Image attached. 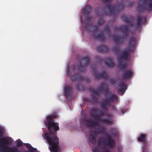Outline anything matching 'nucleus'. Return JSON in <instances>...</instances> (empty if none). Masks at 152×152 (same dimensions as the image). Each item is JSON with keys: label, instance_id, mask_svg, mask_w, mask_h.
<instances>
[{"label": "nucleus", "instance_id": "nucleus-1", "mask_svg": "<svg viewBox=\"0 0 152 152\" xmlns=\"http://www.w3.org/2000/svg\"><path fill=\"white\" fill-rule=\"evenodd\" d=\"M56 117V116L54 114L47 117L45 124L48 132L42 135L50 145V150L51 152H58L59 139L55 134L59 130V127L58 124L55 122L54 119Z\"/></svg>", "mask_w": 152, "mask_h": 152}, {"label": "nucleus", "instance_id": "nucleus-2", "mask_svg": "<svg viewBox=\"0 0 152 152\" xmlns=\"http://www.w3.org/2000/svg\"><path fill=\"white\" fill-rule=\"evenodd\" d=\"M136 40L134 37H132L130 38L129 44V48L126 49L125 50L122 51L121 54L117 57L118 61V67L120 69H125V62L128 61L129 57V53L132 52L134 47Z\"/></svg>", "mask_w": 152, "mask_h": 152}, {"label": "nucleus", "instance_id": "nucleus-3", "mask_svg": "<svg viewBox=\"0 0 152 152\" xmlns=\"http://www.w3.org/2000/svg\"><path fill=\"white\" fill-rule=\"evenodd\" d=\"M92 21L91 17H87L85 19L86 25L85 27L88 30L94 32L95 39L103 41L104 37V34H102V31H100L99 33H97V31L99 30L98 29L99 26L97 25H91V24L92 23Z\"/></svg>", "mask_w": 152, "mask_h": 152}, {"label": "nucleus", "instance_id": "nucleus-4", "mask_svg": "<svg viewBox=\"0 0 152 152\" xmlns=\"http://www.w3.org/2000/svg\"><path fill=\"white\" fill-rule=\"evenodd\" d=\"M122 18L124 21H125L127 24H129L130 26H136V27L139 30H140V28L142 27V25H144L146 23V19L145 18L141 17L139 15L137 16L136 25H133V22L130 20L131 19V18H129L128 17L125 16H123Z\"/></svg>", "mask_w": 152, "mask_h": 152}, {"label": "nucleus", "instance_id": "nucleus-5", "mask_svg": "<svg viewBox=\"0 0 152 152\" xmlns=\"http://www.w3.org/2000/svg\"><path fill=\"white\" fill-rule=\"evenodd\" d=\"M115 101L117 102L116 95L113 94L106 96L100 103L101 107L103 110L106 111L110 107L111 103Z\"/></svg>", "mask_w": 152, "mask_h": 152}, {"label": "nucleus", "instance_id": "nucleus-6", "mask_svg": "<svg viewBox=\"0 0 152 152\" xmlns=\"http://www.w3.org/2000/svg\"><path fill=\"white\" fill-rule=\"evenodd\" d=\"M88 89L89 91L93 93L91 95V98L94 101L97 100V97L99 95L101 91H103L107 93H108V88L104 83H103L101 86H99V88L97 90H95L93 88L90 87L88 88Z\"/></svg>", "mask_w": 152, "mask_h": 152}, {"label": "nucleus", "instance_id": "nucleus-7", "mask_svg": "<svg viewBox=\"0 0 152 152\" xmlns=\"http://www.w3.org/2000/svg\"><path fill=\"white\" fill-rule=\"evenodd\" d=\"M104 137L99 138L98 139L99 145L102 147H105L107 144L108 147L110 148H113L115 145V142L112 137L109 134L106 135V138L105 141H104Z\"/></svg>", "mask_w": 152, "mask_h": 152}, {"label": "nucleus", "instance_id": "nucleus-8", "mask_svg": "<svg viewBox=\"0 0 152 152\" xmlns=\"http://www.w3.org/2000/svg\"><path fill=\"white\" fill-rule=\"evenodd\" d=\"M123 7V6L121 4H115L112 6L110 4H108L106 6L107 11L106 14L107 15H115L121 11Z\"/></svg>", "mask_w": 152, "mask_h": 152}, {"label": "nucleus", "instance_id": "nucleus-9", "mask_svg": "<svg viewBox=\"0 0 152 152\" xmlns=\"http://www.w3.org/2000/svg\"><path fill=\"white\" fill-rule=\"evenodd\" d=\"M94 113L92 112L91 113V116L95 118L96 121H100L102 122L103 124L106 125L110 124L113 123V116L111 114L109 113H107L105 114V115H106L108 118H104L101 119L100 117L97 115H94Z\"/></svg>", "mask_w": 152, "mask_h": 152}, {"label": "nucleus", "instance_id": "nucleus-10", "mask_svg": "<svg viewBox=\"0 0 152 152\" xmlns=\"http://www.w3.org/2000/svg\"><path fill=\"white\" fill-rule=\"evenodd\" d=\"M138 7V10L140 12L146 9L152 11V0H140Z\"/></svg>", "mask_w": 152, "mask_h": 152}, {"label": "nucleus", "instance_id": "nucleus-11", "mask_svg": "<svg viewBox=\"0 0 152 152\" xmlns=\"http://www.w3.org/2000/svg\"><path fill=\"white\" fill-rule=\"evenodd\" d=\"M90 58L88 57H86L82 58L79 64H77L78 70L81 72H83L85 67L88 66L90 63Z\"/></svg>", "mask_w": 152, "mask_h": 152}, {"label": "nucleus", "instance_id": "nucleus-12", "mask_svg": "<svg viewBox=\"0 0 152 152\" xmlns=\"http://www.w3.org/2000/svg\"><path fill=\"white\" fill-rule=\"evenodd\" d=\"M71 79L72 80H85L87 83H89L91 81L90 79L88 78H85L80 72L74 75Z\"/></svg>", "mask_w": 152, "mask_h": 152}, {"label": "nucleus", "instance_id": "nucleus-13", "mask_svg": "<svg viewBox=\"0 0 152 152\" xmlns=\"http://www.w3.org/2000/svg\"><path fill=\"white\" fill-rule=\"evenodd\" d=\"M115 31H121L124 33V36L126 38L129 33V29L128 26L125 25L121 26L120 28H114Z\"/></svg>", "mask_w": 152, "mask_h": 152}, {"label": "nucleus", "instance_id": "nucleus-14", "mask_svg": "<svg viewBox=\"0 0 152 152\" xmlns=\"http://www.w3.org/2000/svg\"><path fill=\"white\" fill-rule=\"evenodd\" d=\"M2 137V136L0 137V146L4 148H6L11 142L8 139V137Z\"/></svg>", "mask_w": 152, "mask_h": 152}, {"label": "nucleus", "instance_id": "nucleus-15", "mask_svg": "<svg viewBox=\"0 0 152 152\" xmlns=\"http://www.w3.org/2000/svg\"><path fill=\"white\" fill-rule=\"evenodd\" d=\"M4 149H1L0 152H20V151L17 147H13L10 148L6 147Z\"/></svg>", "mask_w": 152, "mask_h": 152}, {"label": "nucleus", "instance_id": "nucleus-16", "mask_svg": "<svg viewBox=\"0 0 152 152\" xmlns=\"http://www.w3.org/2000/svg\"><path fill=\"white\" fill-rule=\"evenodd\" d=\"M107 77L108 75L107 72L104 71L100 73L96 74L94 79L95 80H99L101 78L106 80Z\"/></svg>", "mask_w": 152, "mask_h": 152}, {"label": "nucleus", "instance_id": "nucleus-17", "mask_svg": "<svg viewBox=\"0 0 152 152\" xmlns=\"http://www.w3.org/2000/svg\"><path fill=\"white\" fill-rule=\"evenodd\" d=\"M64 91L65 93V96L67 99H69V98L71 97L72 89L70 86H66L65 87Z\"/></svg>", "mask_w": 152, "mask_h": 152}, {"label": "nucleus", "instance_id": "nucleus-18", "mask_svg": "<svg viewBox=\"0 0 152 152\" xmlns=\"http://www.w3.org/2000/svg\"><path fill=\"white\" fill-rule=\"evenodd\" d=\"M113 40L118 44H121L124 41V38L121 35H115L113 37Z\"/></svg>", "mask_w": 152, "mask_h": 152}, {"label": "nucleus", "instance_id": "nucleus-19", "mask_svg": "<svg viewBox=\"0 0 152 152\" xmlns=\"http://www.w3.org/2000/svg\"><path fill=\"white\" fill-rule=\"evenodd\" d=\"M126 89V88L125 85L123 83H121L118 89V94L119 95H123Z\"/></svg>", "mask_w": 152, "mask_h": 152}, {"label": "nucleus", "instance_id": "nucleus-20", "mask_svg": "<svg viewBox=\"0 0 152 152\" xmlns=\"http://www.w3.org/2000/svg\"><path fill=\"white\" fill-rule=\"evenodd\" d=\"M132 75V72L130 70L124 71L123 73L122 77L123 79L130 78Z\"/></svg>", "mask_w": 152, "mask_h": 152}, {"label": "nucleus", "instance_id": "nucleus-21", "mask_svg": "<svg viewBox=\"0 0 152 152\" xmlns=\"http://www.w3.org/2000/svg\"><path fill=\"white\" fill-rule=\"evenodd\" d=\"M97 51L99 52L105 53L109 50L108 47L105 45H102L97 48Z\"/></svg>", "mask_w": 152, "mask_h": 152}, {"label": "nucleus", "instance_id": "nucleus-22", "mask_svg": "<svg viewBox=\"0 0 152 152\" xmlns=\"http://www.w3.org/2000/svg\"><path fill=\"white\" fill-rule=\"evenodd\" d=\"M105 64L109 67H112L115 66V63L113 61V60L110 58H108L104 60Z\"/></svg>", "mask_w": 152, "mask_h": 152}, {"label": "nucleus", "instance_id": "nucleus-23", "mask_svg": "<svg viewBox=\"0 0 152 152\" xmlns=\"http://www.w3.org/2000/svg\"><path fill=\"white\" fill-rule=\"evenodd\" d=\"M92 112L94 113L95 114H97L99 115V116H102L104 115L106 116L105 115V114L106 113H104L101 112V110L99 109H93L92 110Z\"/></svg>", "mask_w": 152, "mask_h": 152}, {"label": "nucleus", "instance_id": "nucleus-24", "mask_svg": "<svg viewBox=\"0 0 152 152\" xmlns=\"http://www.w3.org/2000/svg\"><path fill=\"white\" fill-rule=\"evenodd\" d=\"M24 145L28 148L29 150L33 152H37V149L36 148H33L30 144L26 143L24 144Z\"/></svg>", "mask_w": 152, "mask_h": 152}, {"label": "nucleus", "instance_id": "nucleus-25", "mask_svg": "<svg viewBox=\"0 0 152 152\" xmlns=\"http://www.w3.org/2000/svg\"><path fill=\"white\" fill-rule=\"evenodd\" d=\"M76 66L75 65H72V69L71 70V72H70V71L69 70V67H68L67 68V74L70 75H71L72 74V72L73 73L75 71V69H76Z\"/></svg>", "mask_w": 152, "mask_h": 152}, {"label": "nucleus", "instance_id": "nucleus-26", "mask_svg": "<svg viewBox=\"0 0 152 152\" xmlns=\"http://www.w3.org/2000/svg\"><path fill=\"white\" fill-rule=\"evenodd\" d=\"M145 136L144 134H141L140 135L137 140L138 141L141 142H144L145 141Z\"/></svg>", "mask_w": 152, "mask_h": 152}, {"label": "nucleus", "instance_id": "nucleus-27", "mask_svg": "<svg viewBox=\"0 0 152 152\" xmlns=\"http://www.w3.org/2000/svg\"><path fill=\"white\" fill-rule=\"evenodd\" d=\"M92 150L93 152H110L109 150L107 149H105L102 152L100 151L96 147L93 148H92Z\"/></svg>", "mask_w": 152, "mask_h": 152}, {"label": "nucleus", "instance_id": "nucleus-28", "mask_svg": "<svg viewBox=\"0 0 152 152\" xmlns=\"http://www.w3.org/2000/svg\"><path fill=\"white\" fill-rule=\"evenodd\" d=\"M104 30L106 31V34L107 37H109L110 36V31L108 26H106L104 27Z\"/></svg>", "mask_w": 152, "mask_h": 152}, {"label": "nucleus", "instance_id": "nucleus-29", "mask_svg": "<svg viewBox=\"0 0 152 152\" xmlns=\"http://www.w3.org/2000/svg\"><path fill=\"white\" fill-rule=\"evenodd\" d=\"M89 139L91 142L93 144H94L95 142V137L92 134H90L89 137Z\"/></svg>", "mask_w": 152, "mask_h": 152}, {"label": "nucleus", "instance_id": "nucleus-30", "mask_svg": "<svg viewBox=\"0 0 152 152\" xmlns=\"http://www.w3.org/2000/svg\"><path fill=\"white\" fill-rule=\"evenodd\" d=\"M92 121L91 120H86L85 122V125L88 126H92Z\"/></svg>", "mask_w": 152, "mask_h": 152}, {"label": "nucleus", "instance_id": "nucleus-31", "mask_svg": "<svg viewBox=\"0 0 152 152\" xmlns=\"http://www.w3.org/2000/svg\"><path fill=\"white\" fill-rule=\"evenodd\" d=\"M104 128L100 126V127H98L96 128V131L98 133H101L104 132Z\"/></svg>", "mask_w": 152, "mask_h": 152}, {"label": "nucleus", "instance_id": "nucleus-32", "mask_svg": "<svg viewBox=\"0 0 152 152\" xmlns=\"http://www.w3.org/2000/svg\"><path fill=\"white\" fill-rule=\"evenodd\" d=\"M111 133L113 136H117L118 133L116 129H111Z\"/></svg>", "mask_w": 152, "mask_h": 152}, {"label": "nucleus", "instance_id": "nucleus-33", "mask_svg": "<svg viewBox=\"0 0 152 152\" xmlns=\"http://www.w3.org/2000/svg\"><path fill=\"white\" fill-rule=\"evenodd\" d=\"M89 12L88 7L86 6L84 9L83 13L85 14L88 15L89 14Z\"/></svg>", "mask_w": 152, "mask_h": 152}, {"label": "nucleus", "instance_id": "nucleus-34", "mask_svg": "<svg viewBox=\"0 0 152 152\" xmlns=\"http://www.w3.org/2000/svg\"><path fill=\"white\" fill-rule=\"evenodd\" d=\"M23 145V142L20 140L18 139V140L17 142V147L18 148V147H20Z\"/></svg>", "mask_w": 152, "mask_h": 152}, {"label": "nucleus", "instance_id": "nucleus-35", "mask_svg": "<svg viewBox=\"0 0 152 152\" xmlns=\"http://www.w3.org/2000/svg\"><path fill=\"white\" fill-rule=\"evenodd\" d=\"M113 50L115 53L118 54L120 51V49L119 48L117 47H115L113 48Z\"/></svg>", "mask_w": 152, "mask_h": 152}, {"label": "nucleus", "instance_id": "nucleus-36", "mask_svg": "<svg viewBox=\"0 0 152 152\" xmlns=\"http://www.w3.org/2000/svg\"><path fill=\"white\" fill-rule=\"evenodd\" d=\"M98 24L99 25H101L102 23H104V21L102 18H99L97 20Z\"/></svg>", "mask_w": 152, "mask_h": 152}, {"label": "nucleus", "instance_id": "nucleus-37", "mask_svg": "<svg viewBox=\"0 0 152 152\" xmlns=\"http://www.w3.org/2000/svg\"><path fill=\"white\" fill-rule=\"evenodd\" d=\"M116 81L114 79H111L110 80V83L112 84L114 86L116 85L115 84Z\"/></svg>", "mask_w": 152, "mask_h": 152}, {"label": "nucleus", "instance_id": "nucleus-38", "mask_svg": "<svg viewBox=\"0 0 152 152\" xmlns=\"http://www.w3.org/2000/svg\"><path fill=\"white\" fill-rule=\"evenodd\" d=\"M4 132V128L0 127V137L3 136Z\"/></svg>", "mask_w": 152, "mask_h": 152}, {"label": "nucleus", "instance_id": "nucleus-39", "mask_svg": "<svg viewBox=\"0 0 152 152\" xmlns=\"http://www.w3.org/2000/svg\"><path fill=\"white\" fill-rule=\"evenodd\" d=\"M92 126H96V127H100V125L98 124L97 121H92Z\"/></svg>", "mask_w": 152, "mask_h": 152}, {"label": "nucleus", "instance_id": "nucleus-40", "mask_svg": "<svg viewBox=\"0 0 152 152\" xmlns=\"http://www.w3.org/2000/svg\"><path fill=\"white\" fill-rule=\"evenodd\" d=\"M92 67L91 66V68L93 69V73L95 74V71H94V70L95 69L96 66L95 65V64H93L92 65Z\"/></svg>", "mask_w": 152, "mask_h": 152}, {"label": "nucleus", "instance_id": "nucleus-41", "mask_svg": "<svg viewBox=\"0 0 152 152\" xmlns=\"http://www.w3.org/2000/svg\"><path fill=\"white\" fill-rule=\"evenodd\" d=\"M122 147L121 146H119L117 147L118 152H122Z\"/></svg>", "mask_w": 152, "mask_h": 152}, {"label": "nucleus", "instance_id": "nucleus-42", "mask_svg": "<svg viewBox=\"0 0 152 152\" xmlns=\"http://www.w3.org/2000/svg\"><path fill=\"white\" fill-rule=\"evenodd\" d=\"M77 88L78 90H81L83 89V86L80 84H79L77 86Z\"/></svg>", "mask_w": 152, "mask_h": 152}, {"label": "nucleus", "instance_id": "nucleus-43", "mask_svg": "<svg viewBox=\"0 0 152 152\" xmlns=\"http://www.w3.org/2000/svg\"><path fill=\"white\" fill-rule=\"evenodd\" d=\"M102 2L104 3L109 2H110L111 0H102Z\"/></svg>", "mask_w": 152, "mask_h": 152}, {"label": "nucleus", "instance_id": "nucleus-44", "mask_svg": "<svg viewBox=\"0 0 152 152\" xmlns=\"http://www.w3.org/2000/svg\"><path fill=\"white\" fill-rule=\"evenodd\" d=\"M127 5L129 6H131L132 5L133 3L132 2H130Z\"/></svg>", "mask_w": 152, "mask_h": 152}, {"label": "nucleus", "instance_id": "nucleus-45", "mask_svg": "<svg viewBox=\"0 0 152 152\" xmlns=\"http://www.w3.org/2000/svg\"><path fill=\"white\" fill-rule=\"evenodd\" d=\"M112 108L115 111H116V108L115 107L114 105H113V106H112Z\"/></svg>", "mask_w": 152, "mask_h": 152}, {"label": "nucleus", "instance_id": "nucleus-46", "mask_svg": "<svg viewBox=\"0 0 152 152\" xmlns=\"http://www.w3.org/2000/svg\"><path fill=\"white\" fill-rule=\"evenodd\" d=\"M126 111L125 110H122V113H124L126 112Z\"/></svg>", "mask_w": 152, "mask_h": 152}, {"label": "nucleus", "instance_id": "nucleus-47", "mask_svg": "<svg viewBox=\"0 0 152 152\" xmlns=\"http://www.w3.org/2000/svg\"><path fill=\"white\" fill-rule=\"evenodd\" d=\"M81 21H82V23H83V21H82V19H81Z\"/></svg>", "mask_w": 152, "mask_h": 152}, {"label": "nucleus", "instance_id": "nucleus-48", "mask_svg": "<svg viewBox=\"0 0 152 152\" xmlns=\"http://www.w3.org/2000/svg\"><path fill=\"white\" fill-rule=\"evenodd\" d=\"M86 99H85V100H86Z\"/></svg>", "mask_w": 152, "mask_h": 152}]
</instances>
